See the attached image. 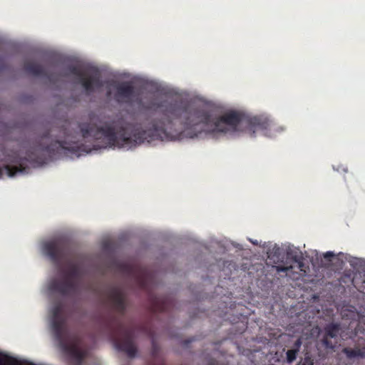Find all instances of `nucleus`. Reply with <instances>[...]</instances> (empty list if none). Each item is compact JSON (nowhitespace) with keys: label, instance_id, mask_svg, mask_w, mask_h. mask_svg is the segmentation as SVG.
<instances>
[{"label":"nucleus","instance_id":"obj_1","mask_svg":"<svg viewBox=\"0 0 365 365\" xmlns=\"http://www.w3.org/2000/svg\"><path fill=\"white\" fill-rule=\"evenodd\" d=\"M148 109H160V118L153 119L145 129L123 116L102 121L93 113L88 115V138L102 140L110 146L133 148L145 141L173 140L183 133L190 138L205 133H235L244 131L254 136L261 131L269 135L274 123L269 117L250 116L239 110H228L216 117L202 107L184 106L177 101L152 103Z\"/></svg>","mask_w":365,"mask_h":365},{"label":"nucleus","instance_id":"obj_2","mask_svg":"<svg viewBox=\"0 0 365 365\" xmlns=\"http://www.w3.org/2000/svg\"><path fill=\"white\" fill-rule=\"evenodd\" d=\"M69 125V123H66V125L60 129V133L65 140L56 139L47 145H43L41 143L36 148H31L28 150L24 158H21L17 151L4 152V158L1 161H4L8 164L0 168L2 170L0 178L4 172L9 177H13L17 173H28L29 168L26 165L28 162L42 163L46 157L54 158L63 153H71L79 156L81 152L88 153L83 146H80L77 143L76 140L78 133L73 135L68 128Z\"/></svg>","mask_w":365,"mask_h":365},{"label":"nucleus","instance_id":"obj_3","mask_svg":"<svg viewBox=\"0 0 365 365\" xmlns=\"http://www.w3.org/2000/svg\"><path fill=\"white\" fill-rule=\"evenodd\" d=\"M104 327L116 349L125 353L129 358L136 356L138 350L134 343L133 325H125L119 317L110 314L105 319Z\"/></svg>","mask_w":365,"mask_h":365},{"label":"nucleus","instance_id":"obj_4","mask_svg":"<svg viewBox=\"0 0 365 365\" xmlns=\"http://www.w3.org/2000/svg\"><path fill=\"white\" fill-rule=\"evenodd\" d=\"M51 314L52 329L61 347L73 359L82 361L85 357V352L79 348L81 339L78 334L68 335L62 306L60 304L55 305L51 309Z\"/></svg>","mask_w":365,"mask_h":365},{"label":"nucleus","instance_id":"obj_5","mask_svg":"<svg viewBox=\"0 0 365 365\" xmlns=\"http://www.w3.org/2000/svg\"><path fill=\"white\" fill-rule=\"evenodd\" d=\"M61 272L63 279L53 280L49 285V289L61 295L74 293L78 288L77 281L81 277L80 267L78 264L69 262L67 269H61Z\"/></svg>","mask_w":365,"mask_h":365},{"label":"nucleus","instance_id":"obj_6","mask_svg":"<svg viewBox=\"0 0 365 365\" xmlns=\"http://www.w3.org/2000/svg\"><path fill=\"white\" fill-rule=\"evenodd\" d=\"M67 71L68 73H64L63 76H68L69 75H73L78 77L81 84L88 94L93 93L96 89H99L103 86L101 79V74L96 69H92L89 75L76 66H69L67 68Z\"/></svg>","mask_w":365,"mask_h":365},{"label":"nucleus","instance_id":"obj_7","mask_svg":"<svg viewBox=\"0 0 365 365\" xmlns=\"http://www.w3.org/2000/svg\"><path fill=\"white\" fill-rule=\"evenodd\" d=\"M43 254L58 267L69 255V243L62 238L46 242L43 245Z\"/></svg>","mask_w":365,"mask_h":365},{"label":"nucleus","instance_id":"obj_8","mask_svg":"<svg viewBox=\"0 0 365 365\" xmlns=\"http://www.w3.org/2000/svg\"><path fill=\"white\" fill-rule=\"evenodd\" d=\"M135 97V88L130 82H123L116 86L115 98L118 103H130Z\"/></svg>","mask_w":365,"mask_h":365},{"label":"nucleus","instance_id":"obj_9","mask_svg":"<svg viewBox=\"0 0 365 365\" xmlns=\"http://www.w3.org/2000/svg\"><path fill=\"white\" fill-rule=\"evenodd\" d=\"M109 299L114 311L123 315L126 309V297L123 290L113 288L109 294Z\"/></svg>","mask_w":365,"mask_h":365},{"label":"nucleus","instance_id":"obj_10","mask_svg":"<svg viewBox=\"0 0 365 365\" xmlns=\"http://www.w3.org/2000/svg\"><path fill=\"white\" fill-rule=\"evenodd\" d=\"M24 68L29 74L34 76H46L50 81H52V76H48L46 70L39 64L31 61H26L24 63Z\"/></svg>","mask_w":365,"mask_h":365},{"label":"nucleus","instance_id":"obj_11","mask_svg":"<svg viewBox=\"0 0 365 365\" xmlns=\"http://www.w3.org/2000/svg\"><path fill=\"white\" fill-rule=\"evenodd\" d=\"M325 336L322 339L324 345L327 348L333 349L334 346L332 343L329 340V337L334 338L337 336L339 331V325L337 324H329L324 328Z\"/></svg>","mask_w":365,"mask_h":365},{"label":"nucleus","instance_id":"obj_12","mask_svg":"<svg viewBox=\"0 0 365 365\" xmlns=\"http://www.w3.org/2000/svg\"><path fill=\"white\" fill-rule=\"evenodd\" d=\"M153 302L155 310L160 312L168 311L172 304V302L169 299L159 298L156 297L153 298Z\"/></svg>","mask_w":365,"mask_h":365},{"label":"nucleus","instance_id":"obj_13","mask_svg":"<svg viewBox=\"0 0 365 365\" xmlns=\"http://www.w3.org/2000/svg\"><path fill=\"white\" fill-rule=\"evenodd\" d=\"M349 359H353L356 357H365V347L363 348H355L351 349L349 347L344 348L342 350Z\"/></svg>","mask_w":365,"mask_h":365},{"label":"nucleus","instance_id":"obj_14","mask_svg":"<svg viewBox=\"0 0 365 365\" xmlns=\"http://www.w3.org/2000/svg\"><path fill=\"white\" fill-rule=\"evenodd\" d=\"M288 258H290L297 264V267L300 271L305 272L304 263L303 262V257L301 254H293L292 252H287Z\"/></svg>","mask_w":365,"mask_h":365},{"label":"nucleus","instance_id":"obj_15","mask_svg":"<svg viewBox=\"0 0 365 365\" xmlns=\"http://www.w3.org/2000/svg\"><path fill=\"white\" fill-rule=\"evenodd\" d=\"M299 351L297 349H289L287 353V361L288 363H292L297 359V356L298 354Z\"/></svg>","mask_w":365,"mask_h":365},{"label":"nucleus","instance_id":"obj_16","mask_svg":"<svg viewBox=\"0 0 365 365\" xmlns=\"http://www.w3.org/2000/svg\"><path fill=\"white\" fill-rule=\"evenodd\" d=\"M335 257V255L333 252L329 251L323 254V259L324 262L325 266L330 265L331 262H332V259Z\"/></svg>","mask_w":365,"mask_h":365},{"label":"nucleus","instance_id":"obj_17","mask_svg":"<svg viewBox=\"0 0 365 365\" xmlns=\"http://www.w3.org/2000/svg\"><path fill=\"white\" fill-rule=\"evenodd\" d=\"M159 351V347L154 340L152 341L151 355L155 359L157 357Z\"/></svg>","mask_w":365,"mask_h":365},{"label":"nucleus","instance_id":"obj_18","mask_svg":"<svg viewBox=\"0 0 365 365\" xmlns=\"http://www.w3.org/2000/svg\"><path fill=\"white\" fill-rule=\"evenodd\" d=\"M293 268V266L292 265H290V266H283V265H279L277 267V270L280 272H287L289 269H292Z\"/></svg>","mask_w":365,"mask_h":365},{"label":"nucleus","instance_id":"obj_19","mask_svg":"<svg viewBox=\"0 0 365 365\" xmlns=\"http://www.w3.org/2000/svg\"><path fill=\"white\" fill-rule=\"evenodd\" d=\"M140 284L143 289H147L148 285H147V277L145 276H143L139 279Z\"/></svg>","mask_w":365,"mask_h":365},{"label":"nucleus","instance_id":"obj_20","mask_svg":"<svg viewBox=\"0 0 365 365\" xmlns=\"http://www.w3.org/2000/svg\"><path fill=\"white\" fill-rule=\"evenodd\" d=\"M302 346V341L300 339H298L297 340H296V341L294 342V348L293 349H297L298 351H299V349Z\"/></svg>","mask_w":365,"mask_h":365},{"label":"nucleus","instance_id":"obj_21","mask_svg":"<svg viewBox=\"0 0 365 365\" xmlns=\"http://www.w3.org/2000/svg\"><path fill=\"white\" fill-rule=\"evenodd\" d=\"M302 365H313V361L309 359L305 358V360Z\"/></svg>","mask_w":365,"mask_h":365},{"label":"nucleus","instance_id":"obj_22","mask_svg":"<svg viewBox=\"0 0 365 365\" xmlns=\"http://www.w3.org/2000/svg\"><path fill=\"white\" fill-rule=\"evenodd\" d=\"M49 135H50L49 133H47L46 134H45L43 136L41 137V141L43 142V141L48 140L49 138Z\"/></svg>","mask_w":365,"mask_h":365},{"label":"nucleus","instance_id":"obj_23","mask_svg":"<svg viewBox=\"0 0 365 365\" xmlns=\"http://www.w3.org/2000/svg\"><path fill=\"white\" fill-rule=\"evenodd\" d=\"M207 365H216V361L213 359H211L210 361H209Z\"/></svg>","mask_w":365,"mask_h":365},{"label":"nucleus","instance_id":"obj_24","mask_svg":"<svg viewBox=\"0 0 365 365\" xmlns=\"http://www.w3.org/2000/svg\"><path fill=\"white\" fill-rule=\"evenodd\" d=\"M192 340H188V341H185V344H188V343H190Z\"/></svg>","mask_w":365,"mask_h":365},{"label":"nucleus","instance_id":"obj_25","mask_svg":"<svg viewBox=\"0 0 365 365\" xmlns=\"http://www.w3.org/2000/svg\"><path fill=\"white\" fill-rule=\"evenodd\" d=\"M1 361V360L0 359V362Z\"/></svg>","mask_w":365,"mask_h":365}]
</instances>
